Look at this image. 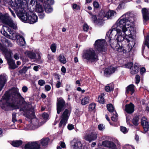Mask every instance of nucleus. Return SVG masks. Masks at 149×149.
Instances as JSON below:
<instances>
[{
	"label": "nucleus",
	"mask_w": 149,
	"mask_h": 149,
	"mask_svg": "<svg viewBox=\"0 0 149 149\" xmlns=\"http://www.w3.org/2000/svg\"><path fill=\"white\" fill-rule=\"evenodd\" d=\"M142 13L144 21L146 22L149 19V13L147 10L145 8L142 10Z\"/></svg>",
	"instance_id": "nucleus-21"
},
{
	"label": "nucleus",
	"mask_w": 149,
	"mask_h": 149,
	"mask_svg": "<svg viewBox=\"0 0 149 149\" xmlns=\"http://www.w3.org/2000/svg\"><path fill=\"white\" fill-rule=\"evenodd\" d=\"M11 3V6L13 9L17 11V15L23 22L27 23L28 20V12L26 13L24 8L26 6L27 0H14Z\"/></svg>",
	"instance_id": "nucleus-3"
},
{
	"label": "nucleus",
	"mask_w": 149,
	"mask_h": 149,
	"mask_svg": "<svg viewBox=\"0 0 149 149\" xmlns=\"http://www.w3.org/2000/svg\"><path fill=\"white\" fill-rule=\"evenodd\" d=\"M14 57L16 60L18 59L19 58V54L17 53L15 54L14 55Z\"/></svg>",
	"instance_id": "nucleus-62"
},
{
	"label": "nucleus",
	"mask_w": 149,
	"mask_h": 149,
	"mask_svg": "<svg viewBox=\"0 0 149 149\" xmlns=\"http://www.w3.org/2000/svg\"><path fill=\"white\" fill-rule=\"evenodd\" d=\"M97 134L95 132H92L90 134H86L84 136V139L89 142L95 140L97 138Z\"/></svg>",
	"instance_id": "nucleus-16"
},
{
	"label": "nucleus",
	"mask_w": 149,
	"mask_h": 149,
	"mask_svg": "<svg viewBox=\"0 0 149 149\" xmlns=\"http://www.w3.org/2000/svg\"><path fill=\"white\" fill-rule=\"evenodd\" d=\"M136 81L135 83L136 84H138L140 82V77L138 75H136L135 77Z\"/></svg>",
	"instance_id": "nucleus-50"
},
{
	"label": "nucleus",
	"mask_w": 149,
	"mask_h": 149,
	"mask_svg": "<svg viewBox=\"0 0 149 149\" xmlns=\"http://www.w3.org/2000/svg\"><path fill=\"white\" fill-rule=\"evenodd\" d=\"M1 33L7 38L13 40H17V44L19 46H24L26 43L24 38L13 30H11L6 26H3Z\"/></svg>",
	"instance_id": "nucleus-4"
},
{
	"label": "nucleus",
	"mask_w": 149,
	"mask_h": 149,
	"mask_svg": "<svg viewBox=\"0 0 149 149\" xmlns=\"http://www.w3.org/2000/svg\"><path fill=\"white\" fill-rule=\"evenodd\" d=\"M106 43L104 39H98L95 42L94 46L95 51L98 53L105 52L107 50Z\"/></svg>",
	"instance_id": "nucleus-9"
},
{
	"label": "nucleus",
	"mask_w": 149,
	"mask_h": 149,
	"mask_svg": "<svg viewBox=\"0 0 149 149\" xmlns=\"http://www.w3.org/2000/svg\"><path fill=\"white\" fill-rule=\"evenodd\" d=\"M117 70V67H114L112 66L108 67L104 70V73L107 75H110L114 73Z\"/></svg>",
	"instance_id": "nucleus-19"
},
{
	"label": "nucleus",
	"mask_w": 149,
	"mask_h": 149,
	"mask_svg": "<svg viewBox=\"0 0 149 149\" xmlns=\"http://www.w3.org/2000/svg\"><path fill=\"white\" fill-rule=\"evenodd\" d=\"M32 149H39L40 148V145L36 142H31Z\"/></svg>",
	"instance_id": "nucleus-36"
},
{
	"label": "nucleus",
	"mask_w": 149,
	"mask_h": 149,
	"mask_svg": "<svg viewBox=\"0 0 149 149\" xmlns=\"http://www.w3.org/2000/svg\"><path fill=\"white\" fill-rule=\"evenodd\" d=\"M133 65V63L131 62L130 63H128L125 64L124 66L125 68L131 69Z\"/></svg>",
	"instance_id": "nucleus-45"
},
{
	"label": "nucleus",
	"mask_w": 149,
	"mask_h": 149,
	"mask_svg": "<svg viewBox=\"0 0 149 149\" xmlns=\"http://www.w3.org/2000/svg\"><path fill=\"white\" fill-rule=\"evenodd\" d=\"M25 149H32L31 143L29 142L26 144L24 146Z\"/></svg>",
	"instance_id": "nucleus-46"
},
{
	"label": "nucleus",
	"mask_w": 149,
	"mask_h": 149,
	"mask_svg": "<svg viewBox=\"0 0 149 149\" xmlns=\"http://www.w3.org/2000/svg\"><path fill=\"white\" fill-rule=\"evenodd\" d=\"M45 81L43 80L40 79L38 81V84L40 86H42L45 85Z\"/></svg>",
	"instance_id": "nucleus-49"
},
{
	"label": "nucleus",
	"mask_w": 149,
	"mask_h": 149,
	"mask_svg": "<svg viewBox=\"0 0 149 149\" xmlns=\"http://www.w3.org/2000/svg\"><path fill=\"white\" fill-rule=\"evenodd\" d=\"M136 14L133 13H127L123 15L119 19H121L123 18L126 20V22H129L130 20L132 19H133V21L130 24L128 28H127V31L128 29H129V31H130V33H127V34L129 36V38H130L132 37V35L134 33V28L132 26V24L135 21L136 18Z\"/></svg>",
	"instance_id": "nucleus-5"
},
{
	"label": "nucleus",
	"mask_w": 149,
	"mask_h": 149,
	"mask_svg": "<svg viewBox=\"0 0 149 149\" xmlns=\"http://www.w3.org/2000/svg\"><path fill=\"white\" fill-rule=\"evenodd\" d=\"M98 128L100 131H103L105 129L104 126L103 124H102L99 125L98 126Z\"/></svg>",
	"instance_id": "nucleus-48"
},
{
	"label": "nucleus",
	"mask_w": 149,
	"mask_h": 149,
	"mask_svg": "<svg viewBox=\"0 0 149 149\" xmlns=\"http://www.w3.org/2000/svg\"><path fill=\"white\" fill-rule=\"evenodd\" d=\"M104 95L102 94L99 96L98 98V101L99 103L102 104H103L104 102V99L103 97Z\"/></svg>",
	"instance_id": "nucleus-41"
},
{
	"label": "nucleus",
	"mask_w": 149,
	"mask_h": 149,
	"mask_svg": "<svg viewBox=\"0 0 149 149\" xmlns=\"http://www.w3.org/2000/svg\"><path fill=\"white\" fill-rule=\"evenodd\" d=\"M45 11L47 13H49L52 12L53 11V9L50 6V5H43Z\"/></svg>",
	"instance_id": "nucleus-30"
},
{
	"label": "nucleus",
	"mask_w": 149,
	"mask_h": 149,
	"mask_svg": "<svg viewBox=\"0 0 149 149\" xmlns=\"http://www.w3.org/2000/svg\"><path fill=\"white\" fill-rule=\"evenodd\" d=\"M95 104L94 103L90 104L89 106V109L90 111L93 110L95 108Z\"/></svg>",
	"instance_id": "nucleus-42"
},
{
	"label": "nucleus",
	"mask_w": 149,
	"mask_h": 149,
	"mask_svg": "<svg viewBox=\"0 0 149 149\" xmlns=\"http://www.w3.org/2000/svg\"><path fill=\"white\" fill-rule=\"evenodd\" d=\"M65 108V101L62 98H60L57 100V113L59 114Z\"/></svg>",
	"instance_id": "nucleus-11"
},
{
	"label": "nucleus",
	"mask_w": 149,
	"mask_h": 149,
	"mask_svg": "<svg viewBox=\"0 0 149 149\" xmlns=\"http://www.w3.org/2000/svg\"><path fill=\"white\" fill-rule=\"evenodd\" d=\"M19 111L27 118L31 119L34 117V109L30 104H25L23 107L20 109Z\"/></svg>",
	"instance_id": "nucleus-8"
},
{
	"label": "nucleus",
	"mask_w": 149,
	"mask_h": 149,
	"mask_svg": "<svg viewBox=\"0 0 149 149\" xmlns=\"http://www.w3.org/2000/svg\"><path fill=\"white\" fill-rule=\"evenodd\" d=\"M50 48L53 52H55L56 50V47L55 44L54 43H53L50 46Z\"/></svg>",
	"instance_id": "nucleus-44"
},
{
	"label": "nucleus",
	"mask_w": 149,
	"mask_h": 149,
	"mask_svg": "<svg viewBox=\"0 0 149 149\" xmlns=\"http://www.w3.org/2000/svg\"><path fill=\"white\" fill-rule=\"evenodd\" d=\"M12 121L13 122H15L17 121L16 118V113H13L12 114Z\"/></svg>",
	"instance_id": "nucleus-51"
},
{
	"label": "nucleus",
	"mask_w": 149,
	"mask_h": 149,
	"mask_svg": "<svg viewBox=\"0 0 149 149\" xmlns=\"http://www.w3.org/2000/svg\"><path fill=\"white\" fill-rule=\"evenodd\" d=\"M54 3V0H45L43 5H50Z\"/></svg>",
	"instance_id": "nucleus-38"
},
{
	"label": "nucleus",
	"mask_w": 149,
	"mask_h": 149,
	"mask_svg": "<svg viewBox=\"0 0 149 149\" xmlns=\"http://www.w3.org/2000/svg\"><path fill=\"white\" fill-rule=\"evenodd\" d=\"M134 86L133 85H130L126 88V93H129L130 92H131V94L132 95V93H134Z\"/></svg>",
	"instance_id": "nucleus-25"
},
{
	"label": "nucleus",
	"mask_w": 149,
	"mask_h": 149,
	"mask_svg": "<svg viewBox=\"0 0 149 149\" xmlns=\"http://www.w3.org/2000/svg\"><path fill=\"white\" fill-rule=\"evenodd\" d=\"M93 5L95 8H97L99 6L98 2L96 1L94 2Z\"/></svg>",
	"instance_id": "nucleus-55"
},
{
	"label": "nucleus",
	"mask_w": 149,
	"mask_h": 149,
	"mask_svg": "<svg viewBox=\"0 0 149 149\" xmlns=\"http://www.w3.org/2000/svg\"><path fill=\"white\" fill-rule=\"evenodd\" d=\"M70 113V111L68 109H65L61 116V118H62L68 120Z\"/></svg>",
	"instance_id": "nucleus-23"
},
{
	"label": "nucleus",
	"mask_w": 149,
	"mask_h": 149,
	"mask_svg": "<svg viewBox=\"0 0 149 149\" xmlns=\"http://www.w3.org/2000/svg\"><path fill=\"white\" fill-rule=\"evenodd\" d=\"M42 117L45 119H47L48 117V115L46 113H44L42 114Z\"/></svg>",
	"instance_id": "nucleus-56"
},
{
	"label": "nucleus",
	"mask_w": 149,
	"mask_h": 149,
	"mask_svg": "<svg viewBox=\"0 0 149 149\" xmlns=\"http://www.w3.org/2000/svg\"><path fill=\"white\" fill-rule=\"evenodd\" d=\"M68 120L62 118H61L60 122L59 127L63 128L66 125L67 123Z\"/></svg>",
	"instance_id": "nucleus-31"
},
{
	"label": "nucleus",
	"mask_w": 149,
	"mask_h": 149,
	"mask_svg": "<svg viewBox=\"0 0 149 149\" xmlns=\"http://www.w3.org/2000/svg\"><path fill=\"white\" fill-rule=\"evenodd\" d=\"M10 93L6 92L0 100V106L1 108L6 110L9 108L13 109H18L19 107V102L23 100L24 98L19 92L18 89H16Z\"/></svg>",
	"instance_id": "nucleus-2"
},
{
	"label": "nucleus",
	"mask_w": 149,
	"mask_h": 149,
	"mask_svg": "<svg viewBox=\"0 0 149 149\" xmlns=\"http://www.w3.org/2000/svg\"><path fill=\"white\" fill-rule=\"evenodd\" d=\"M70 90V85L67 84L65 86V90L67 91H68Z\"/></svg>",
	"instance_id": "nucleus-61"
},
{
	"label": "nucleus",
	"mask_w": 149,
	"mask_h": 149,
	"mask_svg": "<svg viewBox=\"0 0 149 149\" xmlns=\"http://www.w3.org/2000/svg\"><path fill=\"white\" fill-rule=\"evenodd\" d=\"M139 70V68L138 66V64L135 63L134 67L130 69V73L132 74H135L138 72Z\"/></svg>",
	"instance_id": "nucleus-24"
},
{
	"label": "nucleus",
	"mask_w": 149,
	"mask_h": 149,
	"mask_svg": "<svg viewBox=\"0 0 149 149\" xmlns=\"http://www.w3.org/2000/svg\"><path fill=\"white\" fill-rule=\"evenodd\" d=\"M26 56H28L31 59H36L39 60L41 58L39 54L38 55V57L36 58L35 53L31 51H27L24 52Z\"/></svg>",
	"instance_id": "nucleus-14"
},
{
	"label": "nucleus",
	"mask_w": 149,
	"mask_h": 149,
	"mask_svg": "<svg viewBox=\"0 0 149 149\" xmlns=\"http://www.w3.org/2000/svg\"><path fill=\"white\" fill-rule=\"evenodd\" d=\"M139 120V117L138 116H135L133 118L132 120V123L133 124L135 125H137L138 124V122Z\"/></svg>",
	"instance_id": "nucleus-40"
},
{
	"label": "nucleus",
	"mask_w": 149,
	"mask_h": 149,
	"mask_svg": "<svg viewBox=\"0 0 149 149\" xmlns=\"http://www.w3.org/2000/svg\"><path fill=\"white\" fill-rule=\"evenodd\" d=\"M92 20L97 23L98 22V20L97 19V17L95 15H93L92 17Z\"/></svg>",
	"instance_id": "nucleus-54"
},
{
	"label": "nucleus",
	"mask_w": 149,
	"mask_h": 149,
	"mask_svg": "<svg viewBox=\"0 0 149 149\" xmlns=\"http://www.w3.org/2000/svg\"><path fill=\"white\" fill-rule=\"evenodd\" d=\"M114 85L113 83H110L107 85L105 87V90L107 92H110L113 90Z\"/></svg>",
	"instance_id": "nucleus-28"
},
{
	"label": "nucleus",
	"mask_w": 149,
	"mask_h": 149,
	"mask_svg": "<svg viewBox=\"0 0 149 149\" xmlns=\"http://www.w3.org/2000/svg\"><path fill=\"white\" fill-rule=\"evenodd\" d=\"M120 130L121 132L124 133H126L127 132V128L121 126L120 127Z\"/></svg>",
	"instance_id": "nucleus-47"
},
{
	"label": "nucleus",
	"mask_w": 149,
	"mask_h": 149,
	"mask_svg": "<svg viewBox=\"0 0 149 149\" xmlns=\"http://www.w3.org/2000/svg\"><path fill=\"white\" fill-rule=\"evenodd\" d=\"M134 106L132 103L126 104L125 106V110L128 113H132L134 111Z\"/></svg>",
	"instance_id": "nucleus-20"
},
{
	"label": "nucleus",
	"mask_w": 149,
	"mask_h": 149,
	"mask_svg": "<svg viewBox=\"0 0 149 149\" xmlns=\"http://www.w3.org/2000/svg\"><path fill=\"white\" fill-rule=\"evenodd\" d=\"M149 36L147 35V37L145 38L144 44L147 46L148 48L149 49Z\"/></svg>",
	"instance_id": "nucleus-43"
},
{
	"label": "nucleus",
	"mask_w": 149,
	"mask_h": 149,
	"mask_svg": "<svg viewBox=\"0 0 149 149\" xmlns=\"http://www.w3.org/2000/svg\"><path fill=\"white\" fill-rule=\"evenodd\" d=\"M73 8L77 10H79L80 8L79 6L76 4H74L72 6Z\"/></svg>",
	"instance_id": "nucleus-53"
},
{
	"label": "nucleus",
	"mask_w": 149,
	"mask_h": 149,
	"mask_svg": "<svg viewBox=\"0 0 149 149\" xmlns=\"http://www.w3.org/2000/svg\"><path fill=\"white\" fill-rule=\"evenodd\" d=\"M89 29V27L86 24H84L83 26V29L84 31H87Z\"/></svg>",
	"instance_id": "nucleus-52"
},
{
	"label": "nucleus",
	"mask_w": 149,
	"mask_h": 149,
	"mask_svg": "<svg viewBox=\"0 0 149 149\" xmlns=\"http://www.w3.org/2000/svg\"><path fill=\"white\" fill-rule=\"evenodd\" d=\"M116 14V13L113 10H109L106 13L105 15V17L107 19L110 18L111 17L114 16Z\"/></svg>",
	"instance_id": "nucleus-29"
},
{
	"label": "nucleus",
	"mask_w": 149,
	"mask_h": 149,
	"mask_svg": "<svg viewBox=\"0 0 149 149\" xmlns=\"http://www.w3.org/2000/svg\"><path fill=\"white\" fill-rule=\"evenodd\" d=\"M113 116L111 117V120L113 121L116 122L118 120V114L116 113V111H115L113 113Z\"/></svg>",
	"instance_id": "nucleus-39"
},
{
	"label": "nucleus",
	"mask_w": 149,
	"mask_h": 149,
	"mask_svg": "<svg viewBox=\"0 0 149 149\" xmlns=\"http://www.w3.org/2000/svg\"><path fill=\"white\" fill-rule=\"evenodd\" d=\"M2 52L7 60L11 59V57L12 52L11 51H8L6 48V50H4V51Z\"/></svg>",
	"instance_id": "nucleus-26"
},
{
	"label": "nucleus",
	"mask_w": 149,
	"mask_h": 149,
	"mask_svg": "<svg viewBox=\"0 0 149 149\" xmlns=\"http://www.w3.org/2000/svg\"><path fill=\"white\" fill-rule=\"evenodd\" d=\"M49 141V139L48 138L43 139L40 142L41 144L43 146H45L48 144Z\"/></svg>",
	"instance_id": "nucleus-37"
},
{
	"label": "nucleus",
	"mask_w": 149,
	"mask_h": 149,
	"mask_svg": "<svg viewBox=\"0 0 149 149\" xmlns=\"http://www.w3.org/2000/svg\"><path fill=\"white\" fill-rule=\"evenodd\" d=\"M7 61L10 68L14 69L16 68L15 62L12 59H9Z\"/></svg>",
	"instance_id": "nucleus-27"
},
{
	"label": "nucleus",
	"mask_w": 149,
	"mask_h": 149,
	"mask_svg": "<svg viewBox=\"0 0 149 149\" xmlns=\"http://www.w3.org/2000/svg\"><path fill=\"white\" fill-rule=\"evenodd\" d=\"M89 98L88 97H86L81 100V104L82 105H85L89 103Z\"/></svg>",
	"instance_id": "nucleus-33"
},
{
	"label": "nucleus",
	"mask_w": 149,
	"mask_h": 149,
	"mask_svg": "<svg viewBox=\"0 0 149 149\" xmlns=\"http://www.w3.org/2000/svg\"><path fill=\"white\" fill-rule=\"evenodd\" d=\"M61 85V83L60 81H57V83L56 84V87L57 88H59Z\"/></svg>",
	"instance_id": "nucleus-64"
},
{
	"label": "nucleus",
	"mask_w": 149,
	"mask_h": 149,
	"mask_svg": "<svg viewBox=\"0 0 149 149\" xmlns=\"http://www.w3.org/2000/svg\"><path fill=\"white\" fill-rule=\"evenodd\" d=\"M102 145L104 146L108 147L110 149H116V145L112 142L105 141L102 142Z\"/></svg>",
	"instance_id": "nucleus-18"
},
{
	"label": "nucleus",
	"mask_w": 149,
	"mask_h": 149,
	"mask_svg": "<svg viewBox=\"0 0 149 149\" xmlns=\"http://www.w3.org/2000/svg\"><path fill=\"white\" fill-rule=\"evenodd\" d=\"M68 128L69 130H71L74 129V125L72 124H69L68 126Z\"/></svg>",
	"instance_id": "nucleus-57"
},
{
	"label": "nucleus",
	"mask_w": 149,
	"mask_h": 149,
	"mask_svg": "<svg viewBox=\"0 0 149 149\" xmlns=\"http://www.w3.org/2000/svg\"><path fill=\"white\" fill-rule=\"evenodd\" d=\"M0 22L7 24L14 30H16L17 29V24L12 19L7 13L3 14L0 13Z\"/></svg>",
	"instance_id": "nucleus-6"
},
{
	"label": "nucleus",
	"mask_w": 149,
	"mask_h": 149,
	"mask_svg": "<svg viewBox=\"0 0 149 149\" xmlns=\"http://www.w3.org/2000/svg\"><path fill=\"white\" fill-rule=\"evenodd\" d=\"M107 107L108 111L111 113H114L115 111H116L114 110V107L111 104H107Z\"/></svg>",
	"instance_id": "nucleus-34"
},
{
	"label": "nucleus",
	"mask_w": 149,
	"mask_h": 149,
	"mask_svg": "<svg viewBox=\"0 0 149 149\" xmlns=\"http://www.w3.org/2000/svg\"><path fill=\"white\" fill-rule=\"evenodd\" d=\"M141 123L145 132H146L148 131L149 128V123L148 120L145 117H143L141 119Z\"/></svg>",
	"instance_id": "nucleus-17"
},
{
	"label": "nucleus",
	"mask_w": 149,
	"mask_h": 149,
	"mask_svg": "<svg viewBox=\"0 0 149 149\" xmlns=\"http://www.w3.org/2000/svg\"><path fill=\"white\" fill-rule=\"evenodd\" d=\"M71 145L72 149H82V144L79 140L74 139L71 142Z\"/></svg>",
	"instance_id": "nucleus-15"
},
{
	"label": "nucleus",
	"mask_w": 149,
	"mask_h": 149,
	"mask_svg": "<svg viewBox=\"0 0 149 149\" xmlns=\"http://www.w3.org/2000/svg\"><path fill=\"white\" fill-rule=\"evenodd\" d=\"M6 81V76L2 75H0V91L3 88Z\"/></svg>",
	"instance_id": "nucleus-22"
},
{
	"label": "nucleus",
	"mask_w": 149,
	"mask_h": 149,
	"mask_svg": "<svg viewBox=\"0 0 149 149\" xmlns=\"http://www.w3.org/2000/svg\"><path fill=\"white\" fill-rule=\"evenodd\" d=\"M125 19L123 18L119 19L116 22V25L119 26L121 30L120 29L118 31V33L116 38L117 43L115 46V49L118 52L126 53L130 52L132 48V46L129 44L127 46L123 45L122 42L124 41H127V42L130 41L128 39L129 36L125 32L127 31V28H128L131 23L133 21V19L130 20L129 22H127Z\"/></svg>",
	"instance_id": "nucleus-1"
},
{
	"label": "nucleus",
	"mask_w": 149,
	"mask_h": 149,
	"mask_svg": "<svg viewBox=\"0 0 149 149\" xmlns=\"http://www.w3.org/2000/svg\"><path fill=\"white\" fill-rule=\"evenodd\" d=\"M37 16L33 12H28V20L27 23L30 24H33L38 21Z\"/></svg>",
	"instance_id": "nucleus-13"
},
{
	"label": "nucleus",
	"mask_w": 149,
	"mask_h": 149,
	"mask_svg": "<svg viewBox=\"0 0 149 149\" xmlns=\"http://www.w3.org/2000/svg\"><path fill=\"white\" fill-rule=\"evenodd\" d=\"M59 60L61 63L63 64H65L66 63V59L63 54L60 55L59 56Z\"/></svg>",
	"instance_id": "nucleus-35"
},
{
	"label": "nucleus",
	"mask_w": 149,
	"mask_h": 149,
	"mask_svg": "<svg viewBox=\"0 0 149 149\" xmlns=\"http://www.w3.org/2000/svg\"><path fill=\"white\" fill-rule=\"evenodd\" d=\"M82 57L86 60L92 62L98 60V56L93 49H90L84 51Z\"/></svg>",
	"instance_id": "nucleus-7"
},
{
	"label": "nucleus",
	"mask_w": 149,
	"mask_h": 149,
	"mask_svg": "<svg viewBox=\"0 0 149 149\" xmlns=\"http://www.w3.org/2000/svg\"><path fill=\"white\" fill-rule=\"evenodd\" d=\"M5 41L7 43L8 46L12 47V46L13 45L12 43L8 40H6Z\"/></svg>",
	"instance_id": "nucleus-63"
},
{
	"label": "nucleus",
	"mask_w": 149,
	"mask_h": 149,
	"mask_svg": "<svg viewBox=\"0 0 149 149\" xmlns=\"http://www.w3.org/2000/svg\"><path fill=\"white\" fill-rule=\"evenodd\" d=\"M43 1V0H31L30 4L32 6L35 5V10L36 12L41 13L43 12L44 9L40 3Z\"/></svg>",
	"instance_id": "nucleus-10"
},
{
	"label": "nucleus",
	"mask_w": 149,
	"mask_h": 149,
	"mask_svg": "<svg viewBox=\"0 0 149 149\" xmlns=\"http://www.w3.org/2000/svg\"><path fill=\"white\" fill-rule=\"evenodd\" d=\"M28 88L27 87L25 86H23L22 88V91L24 93H26L28 91Z\"/></svg>",
	"instance_id": "nucleus-58"
},
{
	"label": "nucleus",
	"mask_w": 149,
	"mask_h": 149,
	"mask_svg": "<svg viewBox=\"0 0 149 149\" xmlns=\"http://www.w3.org/2000/svg\"><path fill=\"white\" fill-rule=\"evenodd\" d=\"M116 26H117L116 28L111 29L107 33L106 37L109 38V41H110L112 38L116 36L118 33V31L120 30L119 29L120 27L118 26L117 25Z\"/></svg>",
	"instance_id": "nucleus-12"
},
{
	"label": "nucleus",
	"mask_w": 149,
	"mask_h": 149,
	"mask_svg": "<svg viewBox=\"0 0 149 149\" xmlns=\"http://www.w3.org/2000/svg\"><path fill=\"white\" fill-rule=\"evenodd\" d=\"M45 90L47 91H49L51 89V88L50 86L49 85H46L45 86Z\"/></svg>",
	"instance_id": "nucleus-59"
},
{
	"label": "nucleus",
	"mask_w": 149,
	"mask_h": 149,
	"mask_svg": "<svg viewBox=\"0 0 149 149\" xmlns=\"http://www.w3.org/2000/svg\"><path fill=\"white\" fill-rule=\"evenodd\" d=\"M22 143V142L21 140H18L13 141L11 144L13 146L18 147L21 145Z\"/></svg>",
	"instance_id": "nucleus-32"
},
{
	"label": "nucleus",
	"mask_w": 149,
	"mask_h": 149,
	"mask_svg": "<svg viewBox=\"0 0 149 149\" xmlns=\"http://www.w3.org/2000/svg\"><path fill=\"white\" fill-rule=\"evenodd\" d=\"M6 48L3 46L2 44L0 43V49L2 52H4V50H6Z\"/></svg>",
	"instance_id": "nucleus-60"
}]
</instances>
